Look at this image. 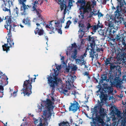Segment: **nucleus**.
<instances>
[{"label":"nucleus","mask_w":126,"mask_h":126,"mask_svg":"<svg viewBox=\"0 0 126 126\" xmlns=\"http://www.w3.org/2000/svg\"><path fill=\"white\" fill-rule=\"evenodd\" d=\"M73 20H74L73 22L74 24H76L77 22L78 23V18L76 17L73 18Z\"/></svg>","instance_id":"nucleus-53"},{"label":"nucleus","mask_w":126,"mask_h":126,"mask_svg":"<svg viewBox=\"0 0 126 126\" xmlns=\"http://www.w3.org/2000/svg\"><path fill=\"white\" fill-rule=\"evenodd\" d=\"M86 55L87 54L85 53L83 55H82L80 57V59H75L76 63L78 64H85L86 63L84 60V57H86Z\"/></svg>","instance_id":"nucleus-20"},{"label":"nucleus","mask_w":126,"mask_h":126,"mask_svg":"<svg viewBox=\"0 0 126 126\" xmlns=\"http://www.w3.org/2000/svg\"><path fill=\"white\" fill-rule=\"evenodd\" d=\"M80 35H84L85 32H87V30H84V29H82L81 30V28H80Z\"/></svg>","instance_id":"nucleus-45"},{"label":"nucleus","mask_w":126,"mask_h":126,"mask_svg":"<svg viewBox=\"0 0 126 126\" xmlns=\"http://www.w3.org/2000/svg\"><path fill=\"white\" fill-rule=\"evenodd\" d=\"M33 120L34 122V123L36 125L38 124L37 126H44V125H46V124H47L48 125V123L47 122H48V121H45L46 122H44L43 124L42 123V119L40 118H39L37 119H36L34 118H33Z\"/></svg>","instance_id":"nucleus-18"},{"label":"nucleus","mask_w":126,"mask_h":126,"mask_svg":"<svg viewBox=\"0 0 126 126\" xmlns=\"http://www.w3.org/2000/svg\"><path fill=\"white\" fill-rule=\"evenodd\" d=\"M77 69V67L76 65L74 66L72 68V70L73 71L76 70Z\"/></svg>","instance_id":"nucleus-62"},{"label":"nucleus","mask_w":126,"mask_h":126,"mask_svg":"<svg viewBox=\"0 0 126 126\" xmlns=\"http://www.w3.org/2000/svg\"><path fill=\"white\" fill-rule=\"evenodd\" d=\"M71 23V22L70 20H69L66 23V25L65 27V29L68 28L70 24Z\"/></svg>","instance_id":"nucleus-41"},{"label":"nucleus","mask_w":126,"mask_h":126,"mask_svg":"<svg viewBox=\"0 0 126 126\" xmlns=\"http://www.w3.org/2000/svg\"><path fill=\"white\" fill-rule=\"evenodd\" d=\"M114 84L116 85L117 86L120 87L122 83V80L120 79L116 78L114 79Z\"/></svg>","instance_id":"nucleus-28"},{"label":"nucleus","mask_w":126,"mask_h":126,"mask_svg":"<svg viewBox=\"0 0 126 126\" xmlns=\"http://www.w3.org/2000/svg\"><path fill=\"white\" fill-rule=\"evenodd\" d=\"M88 41V46L91 47H94L95 45V39L94 36L91 37V35L89 36L86 38Z\"/></svg>","instance_id":"nucleus-14"},{"label":"nucleus","mask_w":126,"mask_h":126,"mask_svg":"<svg viewBox=\"0 0 126 126\" xmlns=\"http://www.w3.org/2000/svg\"><path fill=\"white\" fill-rule=\"evenodd\" d=\"M112 58V57H111L110 58L106 59V60L105 61L106 65H108L109 64H110V61Z\"/></svg>","instance_id":"nucleus-38"},{"label":"nucleus","mask_w":126,"mask_h":126,"mask_svg":"<svg viewBox=\"0 0 126 126\" xmlns=\"http://www.w3.org/2000/svg\"><path fill=\"white\" fill-rule=\"evenodd\" d=\"M54 70L55 71L54 74H53L52 73H50V75L48 76L47 77V83L52 89L51 91V96L53 97L52 95H53L54 91V88H58L61 92L67 95V91L63 87L62 80L58 78L59 70L57 69L56 71L54 69Z\"/></svg>","instance_id":"nucleus-1"},{"label":"nucleus","mask_w":126,"mask_h":126,"mask_svg":"<svg viewBox=\"0 0 126 126\" xmlns=\"http://www.w3.org/2000/svg\"><path fill=\"white\" fill-rule=\"evenodd\" d=\"M112 29H110V28H107L106 29V30L105 31V33L106 35L108 36L112 35L111 34L112 32L111 30Z\"/></svg>","instance_id":"nucleus-34"},{"label":"nucleus","mask_w":126,"mask_h":126,"mask_svg":"<svg viewBox=\"0 0 126 126\" xmlns=\"http://www.w3.org/2000/svg\"><path fill=\"white\" fill-rule=\"evenodd\" d=\"M98 28V27L97 25L94 26L92 27V29L93 30V32H96V31Z\"/></svg>","instance_id":"nucleus-43"},{"label":"nucleus","mask_w":126,"mask_h":126,"mask_svg":"<svg viewBox=\"0 0 126 126\" xmlns=\"http://www.w3.org/2000/svg\"><path fill=\"white\" fill-rule=\"evenodd\" d=\"M22 22L29 27H30L31 26V21L28 17L24 18L22 20Z\"/></svg>","instance_id":"nucleus-27"},{"label":"nucleus","mask_w":126,"mask_h":126,"mask_svg":"<svg viewBox=\"0 0 126 126\" xmlns=\"http://www.w3.org/2000/svg\"><path fill=\"white\" fill-rule=\"evenodd\" d=\"M101 78L102 79L100 81V83H102L103 82V81L104 80H106L107 82L110 81V82H111V79H107L106 80V79L107 78V76L104 74L103 75L101 76Z\"/></svg>","instance_id":"nucleus-30"},{"label":"nucleus","mask_w":126,"mask_h":126,"mask_svg":"<svg viewBox=\"0 0 126 126\" xmlns=\"http://www.w3.org/2000/svg\"><path fill=\"white\" fill-rule=\"evenodd\" d=\"M52 21H50L49 23V24H47L46 26V27L47 28L49 29L50 32L49 33L50 34H51L54 33V27L52 26V25L51 23V22Z\"/></svg>","instance_id":"nucleus-26"},{"label":"nucleus","mask_w":126,"mask_h":126,"mask_svg":"<svg viewBox=\"0 0 126 126\" xmlns=\"http://www.w3.org/2000/svg\"><path fill=\"white\" fill-rule=\"evenodd\" d=\"M60 56L61 57L60 60L62 62H64V57L62 56L61 54H60Z\"/></svg>","instance_id":"nucleus-60"},{"label":"nucleus","mask_w":126,"mask_h":126,"mask_svg":"<svg viewBox=\"0 0 126 126\" xmlns=\"http://www.w3.org/2000/svg\"><path fill=\"white\" fill-rule=\"evenodd\" d=\"M4 19L6 20V24L4 26L5 28L7 30V32H8V38L7 39V42L8 43L9 40H11V39L12 37L11 31L12 28H13L12 27L13 25L14 27L17 26L15 25L14 23L12 20L11 18L9 16H6L5 17V18Z\"/></svg>","instance_id":"nucleus-4"},{"label":"nucleus","mask_w":126,"mask_h":126,"mask_svg":"<svg viewBox=\"0 0 126 126\" xmlns=\"http://www.w3.org/2000/svg\"><path fill=\"white\" fill-rule=\"evenodd\" d=\"M71 105L69 108L70 111H72L74 112L79 110V105L77 102H74L73 103H71Z\"/></svg>","instance_id":"nucleus-16"},{"label":"nucleus","mask_w":126,"mask_h":126,"mask_svg":"<svg viewBox=\"0 0 126 126\" xmlns=\"http://www.w3.org/2000/svg\"><path fill=\"white\" fill-rule=\"evenodd\" d=\"M109 0H102V3L104 4H106L107 1H109Z\"/></svg>","instance_id":"nucleus-64"},{"label":"nucleus","mask_w":126,"mask_h":126,"mask_svg":"<svg viewBox=\"0 0 126 126\" xmlns=\"http://www.w3.org/2000/svg\"><path fill=\"white\" fill-rule=\"evenodd\" d=\"M68 6L70 7L72 6V2L71 0H69L68 2Z\"/></svg>","instance_id":"nucleus-58"},{"label":"nucleus","mask_w":126,"mask_h":126,"mask_svg":"<svg viewBox=\"0 0 126 126\" xmlns=\"http://www.w3.org/2000/svg\"><path fill=\"white\" fill-rule=\"evenodd\" d=\"M108 41L110 42L111 45H114L115 43L116 44V43L115 42L116 40L112 35L108 36Z\"/></svg>","instance_id":"nucleus-25"},{"label":"nucleus","mask_w":126,"mask_h":126,"mask_svg":"<svg viewBox=\"0 0 126 126\" xmlns=\"http://www.w3.org/2000/svg\"><path fill=\"white\" fill-rule=\"evenodd\" d=\"M78 24H79V28L81 27V30L82 29H84V30H85L86 27L85 25L82 23H81L80 21L78 22Z\"/></svg>","instance_id":"nucleus-36"},{"label":"nucleus","mask_w":126,"mask_h":126,"mask_svg":"<svg viewBox=\"0 0 126 126\" xmlns=\"http://www.w3.org/2000/svg\"><path fill=\"white\" fill-rule=\"evenodd\" d=\"M14 12L16 13V14L18 15L19 14V9L17 8V7H16L14 9Z\"/></svg>","instance_id":"nucleus-55"},{"label":"nucleus","mask_w":126,"mask_h":126,"mask_svg":"<svg viewBox=\"0 0 126 126\" xmlns=\"http://www.w3.org/2000/svg\"><path fill=\"white\" fill-rule=\"evenodd\" d=\"M97 25L98 28H102L103 27V25L101 23H100L99 21H98V24H97Z\"/></svg>","instance_id":"nucleus-56"},{"label":"nucleus","mask_w":126,"mask_h":126,"mask_svg":"<svg viewBox=\"0 0 126 126\" xmlns=\"http://www.w3.org/2000/svg\"><path fill=\"white\" fill-rule=\"evenodd\" d=\"M92 122H91V126H95V122L94 121L95 119L93 118H92Z\"/></svg>","instance_id":"nucleus-50"},{"label":"nucleus","mask_w":126,"mask_h":126,"mask_svg":"<svg viewBox=\"0 0 126 126\" xmlns=\"http://www.w3.org/2000/svg\"><path fill=\"white\" fill-rule=\"evenodd\" d=\"M99 113L100 117H98L97 118L98 122L100 123H102L103 122L102 118H103L105 115V112L104 108H101L99 110Z\"/></svg>","instance_id":"nucleus-22"},{"label":"nucleus","mask_w":126,"mask_h":126,"mask_svg":"<svg viewBox=\"0 0 126 126\" xmlns=\"http://www.w3.org/2000/svg\"><path fill=\"white\" fill-rule=\"evenodd\" d=\"M122 10L121 6L118 5L116 7V10L114 12L115 16L119 19L120 23L123 22V24L126 27V17L125 18H123L124 16L122 15Z\"/></svg>","instance_id":"nucleus-6"},{"label":"nucleus","mask_w":126,"mask_h":126,"mask_svg":"<svg viewBox=\"0 0 126 126\" xmlns=\"http://www.w3.org/2000/svg\"><path fill=\"white\" fill-rule=\"evenodd\" d=\"M41 24H39L38 23H36V25L37 26V27L35 29L36 30L38 31L39 30L42 29L40 25Z\"/></svg>","instance_id":"nucleus-42"},{"label":"nucleus","mask_w":126,"mask_h":126,"mask_svg":"<svg viewBox=\"0 0 126 126\" xmlns=\"http://www.w3.org/2000/svg\"><path fill=\"white\" fill-rule=\"evenodd\" d=\"M122 10L121 6L118 5L116 7V10L114 12L115 16L119 19L120 23L123 22V24L126 27V17L125 18H123L124 16L122 15Z\"/></svg>","instance_id":"nucleus-7"},{"label":"nucleus","mask_w":126,"mask_h":126,"mask_svg":"<svg viewBox=\"0 0 126 126\" xmlns=\"http://www.w3.org/2000/svg\"><path fill=\"white\" fill-rule=\"evenodd\" d=\"M32 11H35L36 14L38 16H39L42 15L41 13L42 12V11L39 8H37L34 10H32Z\"/></svg>","instance_id":"nucleus-33"},{"label":"nucleus","mask_w":126,"mask_h":126,"mask_svg":"<svg viewBox=\"0 0 126 126\" xmlns=\"http://www.w3.org/2000/svg\"><path fill=\"white\" fill-rule=\"evenodd\" d=\"M33 22H35L36 23H38L39 24L43 25L44 26L46 24V23L44 20V17L42 15L39 16L36 18L33 19Z\"/></svg>","instance_id":"nucleus-15"},{"label":"nucleus","mask_w":126,"mask_h":126,"mask_svg":"<svg viewBox=\"0 0 126 126\" xmlns=\"http://www.w3.org/2000/svg\"><path fill=\"white\" fill-rule=\"evenodd\" d=\"M116 114L118 117H121V113L120 111L118 110H116Z\"/></svg>","instance_id":"nucleus-49"},{"label":"nucleus","mask_w":126,"mask_h":126,"mask_svg":"<svg viewBox=\"0 0 126 126\" xmlns=\"http://www.w3.org/2000/svg\"><path fill=\"white\" fill-rule=\"evenodd\" d=\"M32 5H31L32 6L31 8H32V10H35V9H37V5H39V0L37 1L36 0L34 1L33 3H32ZM29 8V9L31 8Z\"/></svg>","instance_id":"nucleus-29"},{"label":"nucleus","mask_w":126,"mask_h":126,"mask_svg":"<svg viewBox=\"0 0 126 126\" xmlns=\"http://www.w3.org/2000/svg\"><path fill=\"white\" fill-rule=\"evenodd\" d=\"M27 0H18L19 3L21 4L20 10L22 12L21 14L22 15H25L27 14L29 11V8L32 7L31 5H26L25 4Z\"/></svg>","instance_id":"nucleus-8"},{"label":"nucleus","mask_w":126,"mask_h":126,"mask_svg":"<svg viewBox=\"0 0 126 126\" xmlns=\"http://www.w3.org/2000/svg\"><path fill=\"white\" fill-rule=\"evenodd\" d=\"M123 35L119 34H117L115 38V39L119 42H120L123 39Z\"/></svg>","instance_id":"nucleus-32"},{"label":"nucleus","mask_w":126,"mask_h":126,"mask_svg":"<svg viewBox=\"0 0 126 126\" xmlns=\"http://www.w3.org/2000/svg\"><path fill=\"white\" fill-rule=\"evenodd\" d=\"M105 30H100L99 31V34L102 36L104 35V33L105 32Z\"/></svg>","instance_id":"nucleus-46"},{"label":"nucleus","mask_w":126,"mask_h":126,"mask_svg":"<svg viewBox=\"0 0 126 126\" xmlns=\"http://www.w3.org/2000/svg\"><path fill=\"white\" fill-rule=\"evenodd\" d=\"M122 125L123 126H126V121H122Z\"/></svg>","instance_id":"nucleus-61"},{"label":"nucleus","mask_w":126,"mask_h":126,"mask_svg":"<svg viewBox=\"0 0 126 126\" xmlns=\"http://www.w3.org/2000/svg\"><path fill=\"white\" fill-rule=\"evenodd\" d=\"M54 26L55 27V30H57L58 33L61 34H62V31L61 29L62 27V25L60 23V21L58 20L56 21V20H55Z\"/></svg>","instance_id":"nucleus-19"},{"label":"nucleus","mask_w":126,"mask_h":126,"mask_svg":"<svg viewBox=\"0 0 126 126\" xmlns=\"http://www.w3.org/2000/svg\"><path fill=\"white\" fill-rule=\"evenodd\" d=\"M113 23V22L112 21H110L109 20L105 22V25L108 27V28H110L111 29L114 28V26Z\"/></svg>","instance_id":"nucleus-24"},{"label":"nucleus","mask_w":126,"mask_h":126,"mask_svg":"<svg viewBox=\"0 0 126 126\" xmlns=\"http://www.w3.org/2000/svg\"><path fill=\"white\" fill-rule=\"evenodd\" d=\"M120 3V4L121 6H123L124 5L125 3V0H117Z\"/></svg>","instance_id":"nucleus-44"},{"label":"nucleus","mask_w":126,"mask_h":126,"mask_svg":"<svg viewBox=\"0 0 126 126\" xmlns=\"http://www.w3.org/2000/svg\"><path fill=\"white\" fill-rule=\"evenodd\" d=\"M34 32L35 34H37L38 35L40 36L43 35L44 32V31L43 29L39 30L38 31L35 30Z\"/></svg>","instance_id":"nucleus-31"},{"label":"nucleus","mask_w":126,"mask_h":126,"mask_svg":"<svg viewBox=\"0 0 126 126\" xmlns=\"http://www.w3.org/2000/svg\"><path fill=\"white\" fill-rule=\"evenodd\" d=\"M29 79L24 81L23 85V88L21 91V94L23 93L24 96H29L32 93L31 83L32 82V78H30L29 76H28Z\"/></svg>","instance_id":"nucleus-5"},{"label":"nucleus","mask_w":126,"mask_h":126,"mask_svg":"<svg viewBox=\"0 0 126 126\" xmlns=\"http://www.w3.org/2000/svg\"><path fill=\"white\" fill-rule=\"evenodd\" d=\"M3 87L2 86H0V98H2L3 97Z\"/></svg>","instance_id":"nucleus-37"},{"label":"nucleus","mask_w":126,"mask_h":126,"mask_svg":"<svg viewBox=\"0 0 126 126\" xmlns=\"http://www.w3.org/2000/svg\"><path fill=\"white\" fill-rule=\"evenodd\" d=\"M60 5L61 11H62L64 8V14H65L66 13V0H55Z\"/></svg>","instance_id":"nucleus-13"},{"label":"nucleus","mask_w":126,"mask_h":126,"mask_svg":"<svg viewBox=\"0 0 126 126\" xmlns=\"http://www.w3.org/2000/svg\"><path fill=\"white\" fill-rule=\"evenodd\" d=\"M51 96L52 101L48 99L46 101L42 102L40 106H38L39 111H41L42 109L44 110L42 117L46 121H49L51 119V116L53 113V109L55 106L53 102L54 101V99L53 97Z\"/></svg>","instance_id":"nucleus-2"},{"label":"nucleus","mask_w":126,"mask_h":126,"mask_svg":"<svg viewBox=\"0 0 126 126\" xmlns=\"http://www.w3.org/2000/svg\"><path fill=\"white\" fill-rule=\"evenodd\" d=\"M87 27L85 28V30H87V31L89 29L91 28V27H92V26H91V24L89 23H88L87 24Z\"/></svg>","instance_id":"nucleus-47"},{"label":"nucleus","mask_w":126,"mask_h":126,"mask_svg":"<svg viewBox=\"0 0 126 126\" xmlns=\"http://www.w3.org/2000/svg\"><path fill=\"white\" fill-rule=\"evenodd\" d=\"M9 44L10 45V47H12L13 46L14 44V43L11 40H9Z\"/></svg>","instance_id":"nucleus-52"},{"label":"nucleus","mask_w":126,"mask_h":126,"mask_svg":"<svg viewBox=\"0 0 126 126\" xmlns=\"http://www.w3.org/2000/svg\"><path fill=\"white\" fill-rule=\"evenodd\" d=\"M98 17H100L102 16H103V15L102 14L101 12H100L99 11L98 12Z\"/></svg>","instance_id":"nucleus-59"},{"label":"nucleus","mask_w":126,"mask_h":126,"mask_svg":"<svg viewBox=\"0 0 126 126\" xmlns=\"http://www.w3.org/2000/svg\"><path fill=\"white\" fill-rule=\"evenodd\" d=\"M68 125L70 126L67 122H63L60 123L59 126H68Z\"/></svg>","instance_id":"nucleus-39"},{"label":"nucleus","mask_w":126,"mask_h":126,"mask_svg":"<svg viewBox=\"0 0 126 126\" xmlns=\"http://www.w3.org/2000/svg\"><path fill=\"white\" fill-rule=\"evenodd\" d=\"M62 65L63 67H65L66 66V64L65 63V62H62Z\"/></svg>","instance_id":"nucleus-63"},{"label":"nucleus","mask_w":126,"mask_h":126,"mask_svg":"<svg viewBox=\"0 0 126 126\" xmlns=\"http://www.w3.org/2000/svg\"><path fill=\"white\" fill-rule=\"evenodd\" d=\"M117 124L116 121H115V120H114L113 123L110 126H117Z\"/></svg>","instance_id":"nucleus-54"},{"label":"nucleus","mask_w":126,"mask_h":126,"mask_svg":"<svg viewBox=\"0 0 126 126\" xmlns=\"http://www.w3.org/2000/svg\"><path fill=\"white\" fill-rule=\"evenodd\" d=\"M2 49L3 51H6V53L10 50L9 48H2Z\"/></svg>","instance_id":"nucleus-57"},{"label":"nucleus","mask_w":126,"mask_h":126,"mask_svg":"<svg viewBox=\"0 0 126 126\" xmlns=\"http://www.w3.org/2000/svg\"><path fill=\"white\" fill-rule=\"evenodd\" d=\"M80 4L79 8H91V2L90 1H87L86 2L85 0H78L77 2L76 3L78 6V4Z\"/></svg>","instance_id":"nucleus-11"},{"label":"nucleus","mask_w":126,"mask_h":126,"mask_svg":"<svg viewBox=\"0 0 126 126\" xmlns=\"http://www.w3.org/2000/svg\"><path fill=\"white\" fill-rule=\"evenodd\" d=\"M97 112V108L96 107H94L92 110V112L93 114H95Z\"/></svg>","instance_id":"nucleus-48"},{"label":"nucleus","mask_w":126,"mask_h":126,"mask_svg":"<svg viewBox=\"0 0 126 126\" xmlns=\"http://www.w3.org/2000/svg\"><path fill=\"white\" fill-rule=\"evenodd\" d=\"M18 91H15L13 92V94L12 93H11L10 97L13 96L14 97H16L17 95Z\"/></svg>","instance_id":"nucleus-40"},{"label":"nucleus","mask_w":126,"mask_h":126,"mask_svg":"<svg viewBox=\"0 0 126 126\" xmlns=\"http://www.w3.org/2000/svg\"><path fill=\"white\" fill-rule=\"evenodd\" d=\"M110 48V49L113 54L114 53L116 54L117 58L120 60L123 61L122 62V64L125 65V64L124 62H126L125 60L126 55V48H124L123 50V48H122L121 49L120 48H118L117 49V50H116V48Z\"/></svg>","instance_id":"nucleus-3"},{"label":"nucleus","mask_w":126,"mask_h":126,"mask_svg":"<svg viewBox=\"0 0 126 126\" xmlns=\"http://www.w3.org/2000/svg\"><path fill=\"white\" fill-rule=\"evenodd\" d=\"M86 50H89L90 53V57H91L92 60L94 58L97 59L98 56L97 52H102L103 51V49L102 48H91L88 49L89 48H87Z\"/></svg>","instance_id":"nucleus-9"},{"label":"nucleus","mask_w":126,"mask_h":126,"mask_svg":"<svg viewBox=\"0 0 126 126\" xmlns=\"http://www.w3.org/2000/svg\"><path fill=\"white\" fill-rule=\"evenodd\" d=\"M101 95L100 96V97L101 102H102V101L103 100L105 101L107 99V97L104 94L101 93Z\"/></svg>","instance_id":"nucleus-35"},{"label":"nucleus","mask_w":126,"mask_h":126,"mask_svg":"<svg viewBox=\"0 0 126 126\" xmlns=\"http://www.w3.org/2000/svg\"><path fill=\"white\" fill-rule=\"evenodd\" d=\"M85 41L84 39H81L80 42H79L77 43V45L78 47H84V44L85 43ZM68 47H71L69 46ZM71 47H78L76 44L74 43L72 44V46Z\"/></svg>","instance_id":"nucleus-21"},{"label":"nucleus","mask_w":126,"mask_h":126,"mask_svg":"<svg viewBox=\"0 0 126 126\" xmlns=\"http://www.w3.org/2000/svg\"><path fill=\"white\" fill-rule=\"evenodd\" d=\"M73 48H69L67 49L66 51V54L67 55L68 54H70L72 52V54H74V55H72V56L73 57L76 56L77 53V50L75 49H74Z\"/></svg>","instance_id":"nucleus-23"},{"label":"nucleus","mask_w":126,"mask_h":126,"mask_svg":"<svg viewBox=\"0 0 126 126\" xmlns=\"http://www.w3.org/2000/svg\"><path fill=\"white\" fill-rule=\"evenodd\" d=\"M4 2V4H3L2 6L3 10L5 11H9V13L11 12L10 7L11 5H13L12 2L13 1H7L5 0H3Z\"/></svg>","instance_id":"nucleus-10"},{"label":"nucleus","mask_w":126,"mask_h":126,"mask_svg":"<svg viewBox=\"0 0 126 126\" xmlns=\"http://www.w3.org/2000/svg\"><path fill=\"white\" fill-rule=\"evenodd\" d=\"M67 81L66 82V87L68 89H70L71 88L70 83H72L74 81L73 77L71 75L68 76L66 78Z\"/></svg>","instance_id":"nucleus-17"},{"label":"nucleus","mask_w":126,"mask_h":126,"mask_svg":"<svg viewBox=\"0 0 126 126\" xmlns=\"http://www.w3.org/2000/svg\"><path fill=\"white\" fill-rule=\"evenodd\" d=\"M79 14L81 15V18L83 19L84 18V14L85 13H88L91 10V8L86 7L85 8H79Z\"/></svg>","instance_id":"nucleus-12"},{"label":"nucleus","mask_w":126,"mask_h":126,"mask_svg":"<svg viewBox=\"0 0 126 126\" xmlns=\"http://www.w3.org/2000/svg\"><path fill=\"white\" fill-rule=\"evenodd\" d=\"M122 9V8L121 7ZM122 15L123 14L125 16H126V7L124 8L123 10L122 9Z\"/></svg>","instance_id":"nucleus-51"}]
</instances>
